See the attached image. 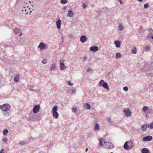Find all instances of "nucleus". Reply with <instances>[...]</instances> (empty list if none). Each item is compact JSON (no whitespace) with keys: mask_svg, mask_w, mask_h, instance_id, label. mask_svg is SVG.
I'll use <instances>...</instances> for the list:
<instances>
[{"mask_svg":"<svg viewBox=\"0 0 153 153\" xmlns=\"http://www.w3.org/2000/svg\"><path fill=\"white\" fill-rule=\"evenodd\" d=\"M41 118L40 115H30L28 120L31 121L39 120H41Z\"/></svg>","mask_w":153,"mask_h":153,"instance_id":"f257e3e1","label":"nucleus"},{"mask_svg":"<svg viewBox=\"0 0 153 153\" xmlns=\"http://www.w3.org/2000/svg\"><path fill=\"white\" fill-rule=\"evenodd\" d=\"M10 108V105L8 104H4L2 105H0V109L3 111H6L9 110Z\"/></svg>","mask_w":153,"mask_h":153,"instance_id":"f03ea898","label":"nucleus"},{"mask_svg":"<svg viewBox=\"0 0 153 153\" xmlns=\"http://www.w3.org/2000/svg\"><path fill=\"white\" fill-rule=\"evenodd\" d=\"M105 144V147L106 149H112L114 147L113 144L111 143L108 142H104Z\"/></svg>","mask_w":153,"mask_h":153,"instance_id":"7ed1b4c3","label":"nucleus"},{"mask_svg":"<svg viewBox=\"0 0 153 153\" xmlns=\"http://www.w3.org/2000/svg\"><path fill=\"white\" fill-rule=\"evenodd\" d=\"M65 60H61L60 62V69L61 70H63L66 68V66L64 65Z\"/></svg>","mask_w":153,"mask_h":153,"instance_id":"20e7f679","label":"nucleus"},{"mask_svg":"<svg viewBox=\"0 0 153 153\" xmlns=\"http://www.w3.org/2000/svg\"><path fill=\"white\" fill-rule=\"evenodd\" d=\"M29 8H28V7H23L22 10V14L25 15L27 14L28 13V12L29 11Z\"/></svg>","mask_w":153,"mask_h":153,"instance_id":"39448f33","label":"nucleus"},{"mask_svg":"<svg viewBox=\"0 0 153 153\" xmlns=\"http://www.w3.org/2000/svg\"><path fill=\"white\" fill-rule=\"evenodd\" d=\"M152 139V137L150 135H148L143 138V140L144 141H149Z\"/></svg>","mask_w":153,"mask_h":153,"instance_id":"423d86ee","label":"nucleus"},{"mask_svg":"<svg viewBox=\"0 0 153 153\" xmlns=\"http://www.w3.org/2000/svg\"><path fill=\"white\" fill-rule=\"evenodd\" d=\"M57 107L56 105L54 106L52 110L53 115H58V113L57 112Z\"/></svg>","mask_w":153,"mask_h":153,"instance_id":"0eeeda50","label":"nucleus"},{"mask_svg":"<svg viewBox=\"0 0 153 153\" xmlns=\"http://www.w3.org/2000/svg\"><path fill=\"white\" fill-rule=\"evenodd\" d=\"M40 106L39 105H36L33 109V112L34 114L37 113L39 110Z\"/></svg>","mask_w":153,"mask_h":153,"instance_id":"6e6552de","label":"nucleus"},{"mask_svg":"<svg viewBox=\"0 0 153 153\" xmlns=\"http://www.w3.org/2000/svg\"><path fill=\"white\" fill-rule=\"evenodd\" d=\"M128 141H126L125 143L123 146V147L126 150L130 149L129 145H128Z\"/></svg>","mask_w":153,"mask_h":153,"instance_id":"1a4fd4ad","label":"nucleus"},{"mask_svg":"<svg viewBox=\"0 0 153 153\" xmlns=\"http://www.w3.org/2000/svg\"><path fill=\"white\" fill-rule=\"evenodd\" d=\"M56 24L57 27L58 29H60V26L61 24V20L59 19H58L56 21Z\"/></svg>","mask_w":153,"mask_h":153,"instance_id":"9d476101","label":"nucleus"},{"mask_svg":"<svg viewBox=\"0 0 153 153\" xmlns=\"http://www.w3.org/2000/svg\"><path fill=\"white\" fill-rule=\"evenodd\" d=\"M74 15V13L71 10H69L68 12L67 16L69 17H72Z\"/></svg>","mask_w":153,"mask_h":153,"instance_id":"9b49d317","label":"nucleus"},{"mask_svg":"<svg viewBox=\"0 0 153 153\" xmlns=\"http://www.w3.org/2000/svg\"><path fill=\"white\" fill-rule=\"evenodd\" d=\"M90 50L91 51L95 52L98 50V48L97 46H95L94 47H91L90 48Z\"/></svg>","mask_w":153,"mask_h":153,"instance_id":"f8f14e48","label":"nucleus"},{"mask_svg":"<svg viewBox=\"0 0 153 153\" xmlns=\"http://www.w3.org/2000/svg\"><path fill=\"white\" fill-rule=\"evenodd\" d=\"M123 111L126 115H131V112L128 108L124 109L123 110Z\"/></svg>","mask_w":153,"mask_h":153,"instance_id":"ddd939ff","label":"nucleus"},{"mask_svg":"<svg viewBox=\"0 0 153 153\" xmlns=\"http://www.w3.org/2000/svg\"><path fill=\"white\" fill-rule=\"evenodd\" d=\"M83 107L85 109H89L91 108L90 105L88 103H85L83 105Z\"/></svg>","mask_w":153,"mask_h":153,"instance_id":"4468645a","label":"nucleus"},{"mask_svg":"<svg viewBox=\"0 0 153 153\" xmlns=\"http://www.w3.org/2000/svg\"><path fill=\"white\" fill-rule=\"evenodd\" d=\"M141 152L142 153H149V151L147 149L144 148L142 149Z\"/></svg>","mask_w":153,"mask_h":153,"instance_id":"2eb2a0df","label":"nucleus"},{"mask_svg":"<svg viewBox=\"0 0 153 153\" xmlns=\"http://www.w3.org/2000/svg\"><path fill=\"white\" fill-rule=\"evenodd\" d=\"M148 127V126L146 124H144L142 125L141 127V128L142 131H145L146 130V128Z\"/></svg>","mask_w":153,"mask_h":153,"instance_id":"dca6fc26","label":"nucleus"},{"mask_svg":"<svg viewBox=\"0 0 153 153\" xmlns=\"http://www.w3.org/2000/svg\"><path fill=\"white\" fill-rule=\"evenodd\" d=\"M86 39V37L85 36H82L80 37V41L82 42H84L85 41Z\"/></svg>","mask_w":153,"mask_h":153,"instance_id":"f3484780","label":"nucleus"},{"mask_svg":"<svg viewBox=\"0 0 153 153\" xmlns=\"http://www.w3.org/2000/svg\"><path fill=\"white\" fill-rule=\"evenodd\" d=\"M128 144L129 147V149H131L133 146H134V144L133 142L131 141H128Z\"/></svg>","mask_w":153,"mask_h":153,"instance_id":"a211bd4d","label":"nucleus"},{"mask_svg":"<svg viewBox=\"0 0 153 153\" xmlns=\"http://www.w3.org/2000/svg\"><path fill=\"white\" fill-rule=\"evenodd\" d=\"M19 74H17L14 77V81L16 82H18L19 81Z\"/></svg>","mask_w":153,"mask_h":153,"instance_id":"6ab92c4d","label":"nucleus"},{"mask_svg":"<svg viewBox=\"0 0 153 153\" xmlns=\"http://www.w3.org/2000/svg\"><path fill=\"white\" fill-rule=\"evenodd\" d=\"M104 88L107 89V90H109V87L108 86L106 82H105L102 85Z\"/></svg>","mask_w":153,"mask_h":153,"instance_id":"aec40b11","label":"nucleus"},{"mask_svg":"<svg viewBox=\"0 0 153 153\" xmlns=\"http://www.w3.org/2000/svg\"><path fill=\"white\" fill-rule=\"evenodd\" d=\"M114 44L116 47L119 48L120 46V43L118 41H114Z\"/></svg>","mask_w":153,"mask_h":153,"instance_id":"412c9836","label":"nucleus"},{"mask_svg":"<svg viewBox=\"0 0 153 153\" xmlns=\"http://www.w3.org/2000/svg\"><path fill=\"white\" fill-rule=\"evenodd\" d=\"M45 47V45L42 42L40 43L39 45L38 46V48L41 49L44 48Z\"/></svg>","mask_w":153,"mask_h":153,"instance_id":"4be33fe9","label":"nucleus"},{"mask_svg":"<svg viewBox=\"0 0 153 153\" xmlns=\"http://www.w3.org/2000/svg\"><path fill=\"white\" fill-rule=\"evenodd\" d=\"M99 130V125L97 123L95 124L94 130L95 131H98Z\"/></svg>","mask_w":153,"mask_h":153,"instance_id":"5701e85b","label":"nucleus"},{"mask_svg":"<svg viewBox=\"0 0 153 153\" xmlns=\"http://www.w3.org/2000/svg\"><path fill=\"white\" fill-rule=\"evenodd\" d=\"M56 66L55 64H53L50 68L51 71L53 70L56 68Z\"/></svg>","mask_w":153,"mask_h":153,"instance_id":"b1692460","label":"nucleus"},{"mask_svg":"<svg viewBox=\"0 0 153 153\" xmlns=\"http://www.w3.org/2000/svg\"><path fill=\"white\" fill-rule=\"evenodd\" d=\"M8 132V130L7 129H5L3 131V134L4 135H6L7 133Z\"/></svg>","mask_w":153,"mask_h":153,"instance_id":"393cba45","label":"nucleus"},{"mask_svg":"<svg viewBox=\"0 0 153 153\" xmlns=\"http://www.w3.org/2000/svg\"><path fill=\"white\" fill-rule=\"evenodd\" d=\"M137 52L136 48L135 47H134L132 50V53L134 54H136Z\"/></svg>","mask_w":153,"mask_h":153,"instance_id":"a878e982","label":"nucleus"},{"mask_svg":"<svg viewBox=\"0 0 153 153\" xmlns=\"http://www.w3.org/2000/svg\"><path fill=\"white\" fill-rule=\"evenodd\" d=\"M148 127L150 129L153 128V122L149 125H148Z\"/></svg>","mask_w":153,"mask_h":153,"instance_id":"bb28decb","label":"nucleus"},{"mask_svg":"<svg viewBox=\"0 0 153 153\" xmlns=\"http://www.w3.org/2000/svg\"><path fill=\"white\" fill-rule=\"evenodd\" d=\"M123 26L121 24H120L119 26V29L120 30H122L123 29Z\"/></svg>","mask_w":153,"mask_h":153,"instance_id":"cd10ccee","label":"nucleus"},{"mask_svg":"<svg viewBox=\"0 0 153 153\" xmlns=\"http://www.w3.org/2000/svg\"><path fill=\"white\" fill-rule=\"evenodd\" d=\"M121 55L120 53H117L116 54V58H119L121 57Z\"/></svg>","mask_w":153,"mask_h":153,"instance_id":"c85d7f7f","label":"nucleus"},{"mask_svg":"<svg viewBox=\"0 0 153 153\" xmlns=\"http://www.w3.org/2000/svg\"><path fill=\"white\" fill-rule=\"evenodd\" d=\"M19 32V29L16 28L14 30V32L16 34H18Z\"/></svg>","mask_w":153,"mask_h":153,"instance_id":"c756f323","label":"nucleus"},{"mask_svg":"<svg viewBox=\"0 0 153 153\" xmlns=\"http://www.w3.org/2000/svg\"><path fill=\"white\" fill-rule=\"evenodd\" d=\"M103 141V139H100V140H99V141H100V146H103V143H102V141Z\"/></svg>","mask_w":153,"mask_h":153,"instance_id":"7c9ffc66","label":"nucleus"},{"mask_svg":"<svg viewBox=\"0 0 153 153\" xmlns=\"http://www.w3.org/2000/svg\"><path fill=\"white\" fill-rule=\"evenodd\" d=\"M150 48L148 45H147L144 48V49L145 51H147L149 50Z\"/></svg>","mask_w":153,"mask_h":153,"instance_id":"2f4dec72","label":"nucleus"},{"mask_svg":"<svg viewBox=\"0 0 153 153\" xmlns=\"http://www.w3.org/2000/svg\"><path fill=\"white\" fill-rule=\"evenodd\" d=\"M147 109L148 107L146 106H144L143 108V110L144 111H147Z\"/></svg>","mask_w":153,"mask_h":153,"instance_id":"473e14b6","label":"nucleus"},{"mask_svg":"<svg viewBox=\"0 0 153 153\" xmlns=\"http://www.w3.org/2000/svg\"><path fill=\"white\" fill-rule=\"evenodd\" d=\"M66 82L70 86H72L74 84L73 83H71L70 81H67Z\"/></svg>","mask_w":153,"mask_h":153,"instance_id":"72a5a7b5","label":"nucleus"},{"mask_svg":"<svg viewBox=\"0 0 153 153\" xmlns=\"http://www.w3.org/2000/svg\"><path fill=\"white\" fill-rule=\"evenodd\" d=\"M67 1L66 0H61V2L62 4H65L67 3Z\"/></svg>","mask_w":153,"mask_h":153,"instance_id":"f704fd0d","label":"nucleus"},{"mask_svg":"<svg viewBox=\"0 0 153 153\" xmlns=\"http://www.w3.org/2000/svg\"><path fill=\"white\" fill-rule=\"evenodd\" d=\"M77 109L75 108H72V112H75L76 111Z\"/></svg>","mask_w":153,"mask_h":153,"instance_id":"c9c22d12","label":"nucleus"},{"mask_svg":"<svg viewBox=\"0 0 153 153\" xmlns=\"http://www.w3.org/2000/svg\"><path fill=\"white\" fill-rule=\"evenodd\" d=\"M105 82L104 81V80H101L100 82V85H102L103 84V83Z\"/></svg>","mask_w":153,"mask_h":153,"instance_id":"e433bc0d","label":"nucleus"},{"mask_svg":"<svg viewBox=\"0 0 153 153\" xmlns=\"http://www.w3.org/2000/svg\"><path fill=\"white\" fill-rule=\"evenodd\" d=\"M149 6V4L148 3H146L144 5V7L145 8H147Z\"/></svg>","mask_w":153,"mask_h":153,"instance_id":"4c0bfd02","label":"nucleus"},{"mask_svg":"<svg viewBox=\"0 0 153 153\" xmlns=\"http://www.w3.org/2000/svg\"><path fill=\"white\" fill-rule=\"evenodd\" d=\"M47 62V59H44L42 61V62L43 64H45Z\"/></svg>","mask_w":153,"mask_h":153,"instance_id":"58836bf2","label":"nucleus"},{"mask_svg":"<svg viewBox=\"0 0 153 153\" xmlns=\"http://www.w3.org/2000/svg\"><path fill=\"white\" fill-rule=\"evenodd\" d=\"M25 142L24 141H20L19 144V145H23L24 144Z\"/></svg>","mask_w":153,"mask_h":153,"instance_id":"ea45409f","label":"nucleus"},{"mask_svg":"<svg viewBox=\"0 0 153 153\" xmlns=\"http://www.w3.org/2000/svg\"><path fill=\"white\" fill-rule=\"evenodd\" d=\"M123 89L125 91H126L128 90V88L127 86H126L123 88Z\"/></svg>","mask_w":153,"mask_h":153,"instance_id":"a19ab883","label":"nucleus"},{"mask_svg":"<svg viewBox=\"0 0 153 153\" xmlns=\"http://www.w3.org/2000/svg\"><path fill=\"white\" fill-rule=\"evenodd\" d=\"M53 117L55 119H57L58 118L59 115H53Z\"/></svg>","mask_w":153,"mask_h":153,"instance_id":"79ce46f5","label":"nucleus"},{"mask_svg":"<svg viewBox=\"0 0 153 153\" xmlns=\"http://www.w3.org/2000/svg\"><path fill=\"white\" fill-rule=\"evenodd\" d=\"M7 138H3V140H2V141L4 142H6L7 140Z\"/></svg>","mask_w":153,"mask_h":153,"instance_id":"37998d69","label":"nucleus"},{"mask_svg":"<svg viewBox=\"0 0 153 153\" xmlns=\"http://www.w3.org/2000/svg\"><path fill=\"white\" fill-rule=\"evenodd\" d=\"M107 121L109 123H111V121L110 120L111 119L110 118H108L107 119Z\"/></svg>","mask_w":153,"mask_h":153,"instance_id":"c03bdc74","label":"nucleus"},{"mask_svg":"<svg viewBox=\"0 0 153 153\" xmlns=\"http://www.w3.org/2000/svg\"><path fill=\"white\" fill-rule=\"evenodd\" d=\"M3 151H4L3 149H1L0 151V153H4V152Z\"/></svg>","mask_w":153,"mask_h":153,"instance_id":"a18cd8bd","label":"nucleus"},{"mask_svg":"<svg viewBox=\"0 0 153 153\" xmlns=\"http://www.w3.org/2000/svg\"><path fill=\"white\" fill-rule=\"evenodd\" d=\"M92 71V69L90 68H89L88 69V70H87V71L88 72V71Z\"/></svg>","mask_w":153,"mask_h":153,"instance_id":"49530a36","label":"nucleus"},{"mask_svg":"<svg viewBox=\"0 0 153 153\" xmlns=\"http://www.w3.org/2000/svg\"><path fill=\"white\" fill-rule=\"evenodd\" d=\"M119 1L120 3L121 4H123V2L122 0H118Z\"/></svg>","mask_w":153,"mask_h":153,"instance_id":"de8ad7c7","label":"nucleus"},{"mask_svg":"<svg viewBox=\"0 0 153 153\" xmlns=\"http://www.w3.org/2000/svg\"><path fill=\"white\" fill-rule=\"evenodd\" d=\"M82 6H83V7L84 8H85V6H86V5H85V3H83Z\"/></svg>","mask_w":153,"mask_h":153,"instance_id":"09e8293b","label":"nucleus"},{"mask_svg":"<svg viewBox=\"0 0 153 153\" xmlns=\"http://www.w3.org/2000/svg\"><path fill=\"white\" fill-rule=\"evenodd\" d=\"M75 92V90H72V93L73 94H74Z\"/></svg>","mask_w":153,"mask_h":153,"instance_id":"8fccbe9b","label":"nucleus"},{"mask_svg":"<svg viewBox=\"0 0 153 153\" xmlns=\"http://www.w3.org/2000/svg\"><path fill=\"white\" fill-rule=\"evenodd\" d=\"M67 8V7H66V6L64 7L63 8V10H65Z\"/></svg>","mask_w":153,"mask_h":153,"instance_id":"3c124183","label":"nucleus"},{"mask_svg":"<svg viewBox=\"0 0 153 153\" xmlns=\"http://www.w3.org/2000/svg\"><path fill=\"white\" fill-rule=\"evenodd\" d=\"M87 59V57L86 56H84L83 58V59L84 60H85Z\"/></svg>","mask_w":153,"mask_h":153,"instance_id":"603ef678","label":"nucleus"},{"mask_svg":"<svg viewBox=\"0 0 153 153\" xmlns=\"http://www.w3.org/2000/svg\"><path fill=\"white\" fill-rule=\"evenodd\" d=\"M143 0H138V1L139 2H141L143 1Z\"/></svg>","mask_w":153,"mask_h":153,"instance_id":"864d4df0","label":"nucleus"},{"mask_svg":"<svg viewBox=\"0 0 153 153\" xmlns=\"http://www.w3.org/2000/svg\"><path fill=\"white\" fill-rule=\"evenodd\" d=\"M88 150V148H86V149H85V151L86 152H87Z\"/></svg>","mask_w":153,"mask_h":153,"instance_id":"5fc2aeb1","label":"nucleus"},{"mask_svg":"<svg viewBox=\"0 0 153 153\" xmlns=\"http://www.w3.org/2000/svg\"><path fill=\"white\" fill-rule=\"evenodd\" d=\"M90 135H91V134L90 133L89 134H88V136L89 137H90Z\"/></svg>","mask_w":153,"mask_h":153,"instance_id":"6e6d98bb","label":"nucleus"},{"mask_svg":"<svg viewBox=\"0 0 153 153\" xmlns=\"http://www.w3.org/2000/svg\"><path fill=\"white\" fill-rule=\"evenodd\" d=\"M127 117H129L131 115H126Z\"/></svg>","mask_w":153,"mask_h":153,"instance_id":"4d7b16f0","label":"nucleus"},{"mask_svg":"<svg viewBox=\"0 0 153 153\" xmlns=\"http://www.w3.org/2000/svg\"><path fill=\"white\" fill-rule=\"evenodd\" d=\"M21 34H22V33H20V34L19 35V36H21Z\"/></svg>","mask_w":153,"mask_h":153,"instance_id":"13d9d810","label":"nucleus"},{"mask_svg":"<svg viewBox=\"0 0 153 153\" xmlns=\"http://www.w3.org/2000/svg\"><path fill=\"white\" fill-rule=\"evenodd\" d=\"M152 39H153V36H152Z\"/></svg>","mask_w":153,"mask_h":153,"instance_id":"bf43d9fd","label":"nucleus"},{"mask_svg":"<svg viewBox=\"0 0 153 153\" xmlns=\"http://www.w3.org/2000/svg\"><path fill=\"white\" fill-rule=\"evenodd\" d=\"M30 90H32V89H31L30 88Z\"/></svg>","mask_w":153,"mask_h":153,"instance_id":"052dcab7","label":"nucleus"},{"mask_svg":"<svg viewBox=\"0 0 153 153\" xmlns=\"http://www.w3.org/2000/svg\"><path fill=\"white\" fill-rule=\"evenodd\" d=\"M30 90H32V89H31L30 88Z\"/></svg>","mask_w":153,"mask_h":153,"instance_id":"680f3d73","label":"nucleus"},{"mask_svg":"<svg viewBox=\"0 0 153 153\" xmlns=\"http://www.w3.org/2000/svg\"><path fill=\"white\" fill-rule=\"evenodd\" d=\"M30 90H32V89H31L30 88Z\"/></svg>","mask_w":153,"mask_h":153,"instance_id":"e2e57ef3","label":"nucleus"},{"mask_svg":"<svg viewBox=\"0 0 153 153\" xmlns=\"http://www.w3.org/2000/svg\"><path fill=\"white\" fill-rule=\"evenodd\" d=\"M111 153H113V152H111Z\"/></svg>","mask_w":153,"mask_h":153,"instance_id":"0e129e2a","label":"nucleus"}]
</instances>
